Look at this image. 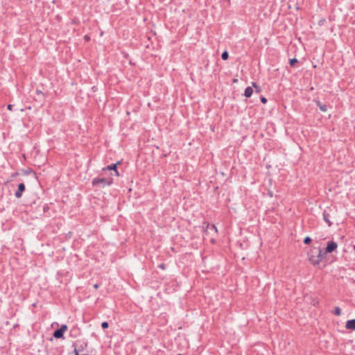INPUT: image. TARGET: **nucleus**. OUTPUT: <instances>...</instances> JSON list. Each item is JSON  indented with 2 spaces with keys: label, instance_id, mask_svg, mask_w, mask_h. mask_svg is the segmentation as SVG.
<instances>
[{
  "label": "nucleus",
  "instance_id": "6",
  "mask_svg": "<svg viewBox=\"0 0 355 355\" xmlns=\"http://www.w3.org/2000/svg\"><path fill=\"white\" fill-rule=\"evenodd\" d=\"M25 190V185L23 183H20L18 186V190L15 192V197L19 198L21 196L23 191Z\"/></svg>",
  "mask_w": 355,
  "mask_h": 355
},
{
  "label": "nucleus",
  "instance_id": "3",
  "mask_svg": "<svg viewBox=\"0 0 355 355\" xmlns=\"http://www.w3.org/2000/svg\"><path fill=\"white\" fill-rule=\"evenodd\" d=\"M67 328L68 327L66 324H62L59 329L55 331V332L53 333V336L55 338H62L63 334L67 330Z\"/></svg>",
  "mask_w": 355,
  "mask_h": 355
},
{
  "label": "nucleus",
  "instance_id": "7",
  "mask_svg": "<svg viewBox=\"0 0 355 355\" xmlns=\"http://www.w3.org/2000/svg\"><path fill=\"white\" fill-rule=\"evenodd\" d=\"M345 328L349 330H355V319L347 320L345 324Z\"/></svg>",
  "mask_w": 355,
  "mask_h": 355
},
{
  "label": "nucleus",
  "instance_id": "25",
  "mask_svg": "<svg viewBox=\"0 0 355 355\" xmlns=\"http://www.w3.org/2000/svg\"><path fill=\"white\" fill-rule=\"evenodd\" d=\"M354 250H355V245H354Z\"/></svg>",
  "mask_w": 355,
  "mask_h": 355
},
{
  "label": "nucleus",
  "instance_id": "8",
  "mask_svg": "<svg viewBox=\"0 0 355 355\" xmlns=\"http://www.w3.org/2000/svg\"><path fill=\"white\" fill-rule=\"evenodd\" d=\"M253 93V88L252 87H248L244 92V96L246 98H250Z\"/></svg>",
  "mask_w": 355,
  "mask_h": 355
},
{
  "label": "nucleus",
  "instance_id": "1",
  "mask_svg": "<svg viewBox=\"0 0 355 355\" xmlns=\"http://www.w3.org/2000/svg\"><path fill=\"white\" fill-rule=\"evenodd\" d=\"M218 233L217 227L214 225H207V229L205 230V236H209V235H212L213 236H211L209 238V241L211 243H215V237Z\"/></svg>",
  "mask_w": 355,
  "mask_h": 355
},
{
  "label": "nucleus",
  "instance_id": "5",
  "mask_svg": "<svg viewBox=\"0 0 355 355\" xmlns=\"http://www.w3.org/2000/svg\"><path fill=\"white\" fill-rule=\"evenodd\" d=\"M119 164V162H117L116 164H114L112 165H109L105 168H103V170H109V171H114V173L116 176H119V171H117V165Z\"/></svg>",
  "mask_w": 355,
  "mask_h": 355
},
{
  "label": "nucleus",
  "instance_id": "22",
  "mask_svg": "<svg viewBox=\"0 0 355 355\" xmlns=\"http://www.w3.org/2000/svg\"><path fill=\"white\" fill-rule=\"evenodd\" d=\"M98 287H99V286H98V284H94V288L95 289L98 288Z\"/></svg>",
  "mask_w": 355,
  "mask_h": 355
},
{
  "label": "nucleus",
  "instance_id": "14",
  "mask_svg": "<svg viewBox=\"0 0 355 355\" xmlns=\"http://www.w3.org/2000/svg\"><path fill=\"white\" fill-rule=\"evenodd\" d=\"M334 313H335V315H336L338 316L341 315V309H340V307H338V306L335 307Z\"/></svg>",
  "mask_w": 355,
  "mask_h": 355
},
{
  "label": "nucleus",
  "instance_id": "17",
  "mask_svg": "<svg viewBox=\"0 0 355 355\" xmlns=\"http://www.w3.org/2000/svg\"><path fill=\"white\" fill-rule=\"evenodd\" d=\"M311 238H310V237H309V236H306V237L304 239V243L305 244H309V243H311Z\"/></svg>",
  "mask_w": 355,
  "mask_h": 355
},
{
  "label": "nucleus",
  "instance_id": "2",
  "mask_svg": "<svg viewBox=\"0 0 355 355\" xmlns=\"http://www.w3.org/2000/svg\"><path fill=\"white\" fill-rule=\"evenodd\" d=\"M113 180L112 178H94L92 180V185L94 187L101 185L103 187L110 186L112 184Z\"/></svg>",
  "mask_w": 355,
  "mask_h": 355
},
{
  "label": "nucleus",
  "instance_id": "15",
  "mask_svg": "<svg viewBox=\"0 0 355 355\" xmlns=\"http://www.w3.org/2000/svg\"><path fill=\"white\" fill-rule=\"evenodd\" d=\"M228 57H229V54L227 51H224L221 55V58L224 60H227L228 58Z\"/></svg>",
  "mask_w": 355,
  "mask_h": 355
},
{
  "label": "nucleus",
  "instance_id": "13",
  "mask_svg": "<svg viewBox=\"0 0 355 355\" xmlns=\"http://www.w3.org/2000/svg\"><path fill=\"white\" fill-rule=\"evenodd\" d=\"M323 218H324V221L330 227L331 225V222L329 220V219L328 218V216L325 213H324V214H323Z\"/></svg>",
  "mask_w": 355,
  "mask_h": 355
},
{
  "label": "nucleus",
  "instance_id": "19",
  "mask_svg": "<svg viewBox=\"0 0 355 355\" xmlns=\"http://www.w3.org/2000/svg\"><path fill=\"white\" fill-rule=\"evenodd\" d=\"M261 103H264V104H265V103H266V102H267V99H266L265 97L261 96Z\"/></svg>",
  "mask_w": 355,
  "mask_h": 355
},
{
  "label": "nucleus",
  "instance_id": "18",
  "mask_svg": "<svg viewBox=\"0 0 355 355\" xmlns=\"http://www.w3.org/2000/svg\"><path fill=\"white\" fill-rule=\"evenodd\" d=\"M101 327L103 329H107L109 327V324H108V323L107 322H103L101 324Z\"/></svg>",
  "mask_w": 355,
  "mask_h": 355
},
{
  "label": "nucleus",
  "instance_id": "4",
  "mask_svg": "<svg viewBox=\"0 0 355 355\" xmlns=\"http://www.w3.org/2000/svg\"><path fill=\"white\" fill-rule=\"evenodd\" d=\"M338 248V245L334 241H329L327 243V245L325 248V252L326 253H331L333 251L336 250Z\"/></svg>",
  "mask_w": 355,
  "mask_h": 355
},
{
  "label": "nucleus",
  "instance_id": "24",
  "mask_svg": "<svg viewBox=\"0 0 355 355\" xmlns=\"http://www.w3.org/2000/svg\"><path fill=\"white\" fill-rule=\"evenodd\" d=\"M237 82H238V80H237L236 78H235V79H234V80H233V83H237Z\"/></svg>",
  "mask_w": 355,
  "mask_h": 355
},
{
  "label": "nucleus",
  "instance_id": "16",
  "mask_svg": "<svg viewBox=\"0 0 355 355\" xmlns=\"http://www.w3.org/2000/svg\"><path fill=\"white\" fill-rule=\"evenodd\" d=\"M297 62V60L296 58H293L289 60V63L291 66H293L295 63Z\"/></svg>",
  "mask_w": 355,
  "mask_h": 355
},
{
  "label": "nucleus",
  "instance_id": "21",
  "mask_svg": "<svg viewBox=\"0 0 355 355\" xmlns=\"http://www.w3.org/2000/svg\"><path fill=\"white\" fill-rule=\"evenodd\" d=\"M12 105H8V110H10V111H11V110H12Z\"/></svg>",
  "mask_w": 355,
  "mask_h": 355
},
{
  "label": "nucleus",
  "instance_id": "10",
  "mask_svg": "<svg viewBox=\"0 0 355 355\" xmlns=\"http://www.w3.org/2000/svg\"><path fill=\"white\" fill-rule=\"evenodd\" d=\"M317 105H318L320 110L322 112H326L327 110V106L325 105H323V104L320 103V102H318Z\"/></svg>",
  "mask_w": 355,
  "mask_h": 355
},
{
  "label": "nucleus",
  "instance_id": "23",
  "mask_svg": "<svg viewBox=\"0 0 355 355\" xmlns=\"http://www.w3.org/2000/svg\"><path fill=\"white\" fill-rule=\"evenodd\" d=\"M159 268H162V269H164V268H165V267H164V264H161V265L159 266Z\"/></svg>",
  "mask_w": 355,
  "mask_h": 355
},
{
  "label": "nucleus",
  "instance_id": "12",
  "mask_svg": "<svg viewBox=\"0 0 355 355\" xmlns=\"http://www.w3.org/2000/svg\"><path fill=\"white\" fill-rule=\"evenodd\" d=\"M252 85L255 89V92L257 93H259L261 92V87L258 86L255 83L252 82Z\"/></svg>",
  "mask_w": 355,
  "mask_h": 355
},
{
  "label": "nucleus",
  "instance_id": "11",
  "mask_svg": "<svg viewBox=\"0 0 355 355\" xmlns=\"http://www.w3.org/2000/svg\"><path fill=\"white\" fill-rule=\"evenodd\" d=\"M317 258L320 259V262H321L322 260L324 258V254L322 252L321 250H319Z\"/></svg>",
  "mask_w": 355,
  "mask_h": 355
},
{
  "label": "nucleus",
  "instance_id": "26",
  "mask_svg": "<svg viewBox=\"0 0 355 355\" xmlns=\"http://www.w3.org/2000/svg\"><path fill=\"white\" fill-rule=\"evenodd\" d=\"M76 355H78V354L76 353Z\"/></svg>",
  "mask_w": 355,
  "mask_h": 355
},
{
  "label": "nucleus",
  "instance_id": "20",
  "mask_svg": "<svg viewBox=\"0 0 355 355\" xmlns=\"http://www.w3.org/2000/svg\"><path fill=\"white\" fill-rule=\"evenodd\" d=\"M84 40L87 42L90 40V37L89 35H85Z\"/></svg>",
  "mask_w": 355,
  "mask_h": 355
},
{
  "label": "nucleus",
  "instance_id": "9",
  "mask_svg": "<svg viewBox=\"0 0 355 355\" xmlns=\"http://www.w3.org/2000/svg\"><path fill=\"white\" fill-rule=\"evenodd\" d=\"M309 261H310L311 263L313 266H317L320 263V259H318L317 257H315L314 256L310 257Z\"/></svg>",
  "mask_w": 355,
  "mask_h": 355
}]
</instances>
